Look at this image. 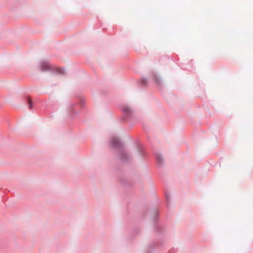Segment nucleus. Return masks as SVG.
I'll use <instances>...</instances> for the list:
<instances>
[{"instance_id": "f257e3e1", "label": "nucleus", "mask_w": 253, "mask_h": 253, "mask_svg": "<svg viewBox=\"0 0 253 253\" xmlns=\"http://www.w3.org/2000/svg\"><path fill=\"white\" fill-rule=\"evenodd\" d=\"M144 215L141 219L146 218L148 214L153 224V229L157 238L151 241L148 244L144 253H155L161 251L165 243V236L167 234L166 223L159 219V211L157 207L151 209H146L143 211Z\"/></svg>"}, {"instance_id": "20e7f679", "label": "nucleus", "mask_w": 253, "mask_h": 253, "mask_svg": "<svg viewBox=\"0 0 253 253\" xmlns=\"http://www.w3.org/2000/svg\"><path fill=\"white\" fill-rule=\"evenodd\" d=\"M121 110L123 113L122 119L123 121H133L134 120V112L132 109L127 106H123L121 108Z\"/></svg>"}, {"instance_id": "dca6fc26", "label": "nucleus", "mask_w": 253, "mask_h": 253, "mask_svg": "<svg viewBox=\"0 0 253 253\" xmlns=\"http://www.w3.org/2000/svg\"><path fill=\"white\" fill-rule=\"evenodd\" d=\"M193 60H190V63H191V65H192V64H193Z\"/></svg>"}, {"instance_id": "ddd939ff", "label": "nucleus", "mask_w": 253, "mask_h": 253, "mask_svg": "<svg viewBox=\"0 0 253 253\" xmlns=\"http://www.w3.org/2000/svg\"><path fill=\"white\" fill-rule=\"evenodd\" d=\"M148 79L145 77H142L141 80L138 81L137 84L140 87H144L148 84Z\"/></svg>"}, {"instance_id": "6e6552de", "label": "nucleus", "mask_w": 253, "mask_h": 253, "mask_svg": "<svg viewBox=\"0 0 253 253\" xmlns=\"http://www.w3.org/2000/svg\"><path fill=\"white\" fill-rule=\"evenodd\" d=\"M110 146L111 148L113 149H123V143L120 140L118 139L114 136H112L110 138Z\"/></svg>"}, {"instance_id": "f03ea898", "label": "nucleus", "mask_w": 253, "mask_h": 253, "mask_svg": "<svg viewBox=\"0 0 253 253\" xmlns=\"http://www.w3.org/2000/svg\"><path fill=\"white\" fill-rule=\"evenodd\" d=\"M74 97L78 100V101L71 102L69 103L68 106V112L70 118H72L79 113V112L76 110L77 107L83 108L85 105V101L81 95H76Z\"/></svg>"}, {"instance_id": "2eb2a0df", "label": "nucleus", "mask_w": 253, "mask_h": 253, "mask_svg": "<svg viewBox=\"0 0 253 253\" xmlns=\"http://www.w3.org/2000/svg\"><path fill=\"white\" fill-rule=\"evenodd\" d=\"M168 253H175L174 250H170Z\"/></svg>"}, {"instance_id": "9d476101", "label": "nucleus", "mask_w": 253, "mask_h": 253, "mask_svg": "<svg viewBox=\"0 0 253 253\" xmlns=\"http://www.w3.org/2000/svg\"><path fill=\"white\" fill-rule=\"evenodd\" d=\"M26 103L28 105L29 109L32 110L33 108H38L40 107L41 102H33L29 96H27L25 98Z\"/></svg>"}, {"instance_id": "f8f14e48", "label": "nucleus", "mask_w": 253, "mask_h": 253, "mask_svg": "<svg viewBox=\"0 0 253 253\" xmlns=\"http://www.w3.org/2000/svg\"><path fill=\"white\" fill-rule=\"evenodd\" d=\"M156 159L158 167H162L165 164V160L162 154H157L156 155Z\"/></svg>"}, {"instance_id": "1a4fd4ad", "label": "nucleus", "mask_w": 253, "mask_h": 253, "mask_svg": "<svg viewBox=\"0 0 253 253\" xmlns=\"http://www.w3.org/2000/svg\"><path fill=\"white\" fill-rule=\"evenodd\" d=\"M135 145L139 155L142 158L146 157L147 153L145 150L144 146L141 144L138 141H136L135 142Z\"/></svg>"}, {"instance_id": "4468645a", "label": "nucleus", "mask_w": 253, "mask_h": 253, "mask_svg": "<svg viewBox=\"0 0 253 253\" xmlns=\"http://www.w3.org/2000/svg\"><path fill=\"white\" fill-rule=\"evenodd\" d=\"M165 199L166 201V206L169 209V203L170 201V195L168 192H165Z\"/></svg>"}, {"instance_id": "423d86ee", "label": "nucleus", "mask_w": 253, "mask_h": 253, "mask_svg": "<svg viewBox=\"0 0 253 253\" xmlns=\"http://www.w3.org/2000/svg\"><path fill=\"white\" fill-rule=\"evenodd\" d=\"M117 155L120 160L123 163H126L130 159L129 156L124 149H119L117 152Z\"/></svg>"}, {"instance_id": "39448f33", "label": "nucleus", "mask_w": 253, "mask_h": 253, "mask_svg": "<svg viewBox=\"0 0 253 253\" xmlns=\"http://www.w3.org/2000/svg\"><path fill=\"white\" fill-rule=\"evenodd\" d=\"M116 173L117 175L122 184L125 188V192L126 193L127 191L130 189L133 185V183L130 181L128 180L126 177L122 176L121 174L122 173V171L120 169H117L116 170Z\"/></svg>"}, {"instance_id": "7ed1b4c3", "label": "nucleus", "mask_w": 253, "mask_h": 253, "mask_svg": "<svg viewBox=\"0 0 253 253\" xmlns=\"http://www.w3.org/2000/svg\"><path fill=\"white\" fill-rule=\"evenodd\" d=\"M39 68L41 72H50L53 74L64 75L65 72V68H59L52 66L47 61H43L39 65Z\"/></svg>"}, {"instance_id": "9b49d317", "label": "nucleus", "mask_w": 253, "mask_h": 253, "mask_svg": "<svg viewBox=\"0 0 253 253\" xmlns=\"http://www.w3.org/2000/svg\"><path fill=\"white\" fill-rule=\"evenodd\" d=\"M141 232V228L139 226H134L132 229L130 231L128 238L129 239H132L137 236Z\"/></svg>"}, {"instance_id": "f3484780", "label": "nucleus", "mask_w": 253, "mask_h": 253, "mask_svg": "<svg viewBox=\"0 0 253 253\" xmlns=\"http://www.w3.org/2000/svg\"><path fill=\"white\" fill-rule=\"evenodd\" d=\"M132 124H131V125H130V127H132Z\"/></svg>"}, {"instance_id": "0eeeda50", "label": "nucleus", "mask_w": 253, "mask_h": 253, "mask_svg": "<svg viewBox=\"0 0 253 253\" xmlns=\"http://www.w3.org/2000/svg\"><path fill=\"white\" fill-rule=\"evenodd\" d=\"M152 75L154 83L156 84L159 89L162 90V88L163 86V82L161 77L156 71H153L152 72Z\"/></svg>"}]
</instances>
